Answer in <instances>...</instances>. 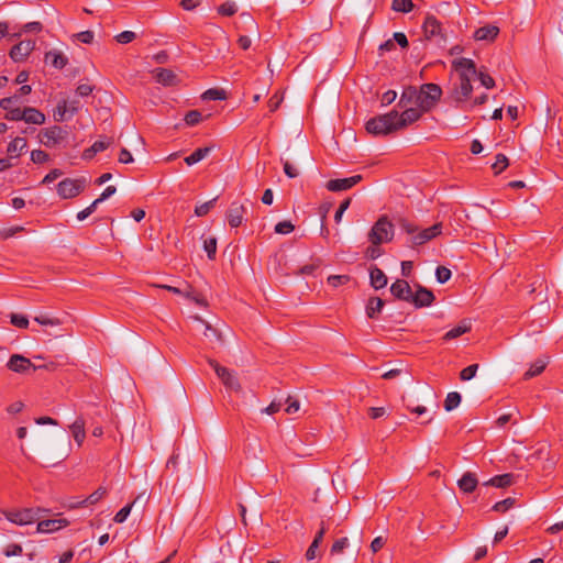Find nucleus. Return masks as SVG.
Segmentation results:
<instances>
[{
  "label": "nucleus",
  "instance_id": "11",
  "mask_svg": "<svg viewBox=\"0 0 563 563\" xmlns=\"http://www.w3.org/2000/svg\"><path fill=\"white\" fill-rule=\"evenodd\" d=\"M434 299L435 297L430 289L418 285L417 290L415 294L412 292L409 302L412 303L416 308H423L431 306Z\"/></svg>",
  "mask_w": 563,
  "mask_h": 563
},
{
  "label": "nucleus",
  "instance_id": "2",
  "mask_svg": "<svg viewBox=\"0 0 563 563\" xmlns=\"http://www.w3.org/2000/svg\"><path fill=\"white\" fill-rule=\"evenodd\" d=\"M395 118L396 110H393L386 114L374 117L366 122V131L375 136L388 135L395 131H398Z\"/></svg>",
  "mask_w": 563,
  "mask_h": 563
},
{
  "label": "nucleus",
  "instance_id": "3",
  "mask_svg": "<svg viewBox=\"0 0 563 563\" xmlns=\"http://www.w3.org/2000/svg\"><path fill=\"white\" fill-rule=\"evenodd\" d=\"M442 96V89L437 84H423L418 90L417 107H420L424 112H429L435 107Z\"/></svg>",
  "mask_w": 563,
  "mask_h": 563
},
{
  "label": "nucleus",
  "instance_id": "64",
  "mask_svg": "<svg viewBox=\"0 0 563 563\" xmlns=\"http://www.w3.org/2000/svg\"><path fill=\"white\" fill-rule=\"evenodd\" d=\"M393 38L401 48H407L409 45L408 38L402 32L394 33Z\"/></svg>",
  "mask_w": 563,
  "mask_h": 563
},
{
  "label": "nucleus",
  "instance_id": "42",
  "mask_svg": "<svg viewBox=\"0 0 563 563\" xmlns=\"http://www.w3.org/2000/svg\"><path fill=\"white\" fill-rule=\"evenodd\" d=\"M202 98L207 100H224L227 95L223 89L211 88L203 92Z\"/></svg>",
  "mask_w": 563,
  "mask_h": 563
},
{
  "label": "nucleus",
  "instance_id": "57",
  "mask_svg": "<svg viewBox=\"0 0 563 563\" xmlns=\"http://www.w3.org/2000/svg\"><path fill=\"white\" fill-rule=\"evenodd\" d=\"M23 552V549L20 544H16V543H11L9 545L5 547L4 551H3V554L8 558L10 556H18V555H21Z\"/></svg>",
  "mask_w": 563,
  "mask_h": 563
},
{
  "label": "nucleus",
  "instance_id": "15",
  "mask_svg": "<svg viewBox=\"0 0 563 563\" xmlns=\"http://www.w3.org/2000/svg\"><path fill=\"white\" fill-rule=\"evenodd\" d=\"M8 368L14 373L23 374L29 369H36L37 367L25 356L21 354H13L8 364Z\"/></svg>",
  "mask_w": 563,
  "mask_h": 563
},
{
  "label": "nucleus",
  "instance_id": "51",
  "mask_svg": "<svg viewBox=\"0 0 563 563\" xmlns=\"http://www.w3.org/2000/svg\"><path fill=\"white\" fill-rule=\"evenodd\" d=\"M133 507V503L132 504H128L126 506H124L123 508H121L114 516V521L117 523H122L126 520V518L129 517L130 512H131V509Z\"/></svg>",
  "mask_w": 563,
  "mask_h": 563
},
{
  "label": "nucleus",
  "instance_id": "43",
  "mask_svg": "<svg viewBox=\"0 0 563 563\" xmlns=\"http://www.w3.org/2000/svg\"><path fill=\"white\" fill-rule=\"evenodd\" d=\"M217 199H218V197L197 206L195 208V214L197 217H203V216L208 214L209 211L214 207Z\"/></svg>",
  "mask_w": 563,
  "mask_h": 563
},
{
  "label": "nucleus",
  "instance_id": "45",
  "mask_svg": "<svg viewBox=\"0 0 563 563\" xmlns=\"http://www.w3.org/2000/svg\"><path fill=\"white\" fill-rule=\"evenodd\" d=\"M203 249L210 260H213L217 253V239L208 238L203 242Z\"/></svg>",
  "mask_w": 563,
  "mask_h": 563
},
{
  "label": "nucleus",
  "instance_id": "20",
  "mask_svg": "<svg viewBox=\"0 0 563 563\" xmlns=\"http://www.w3.org/2000/svg\"><path fill=\"white\" fill-rule=\"evenodd\" d=\"M477 485V477L472 472L464 473L463 476L457 481L459 488L465 494L473 493L476 489Z\"/></svg>",
  "mask_w": 563,
  "mask_h": 563
},
{
  "label": "nucleus",
  "instance_id": "14",
  "mask_svg": "<svg viewBox=\"0 0 563 563\" xmlns=\"http://www.w3.org/2000/svg\"><path fill=\"white\" fill-rule=\"evenodd\" d=\"M35 47V42L32 40L21 41L10 49V57L14 62L24 60Z\"/></svg>",
  "mask_w": 563,
  "mask_h": 563
},
{
  "label": "nucleus",
  "instance_id": "22",
  "mask_svg": "<svg viewBox=\"0 0 563 563\" xmlns=\"http://www.w3.org/2000/svg\"><path fill=\"white\" fill-rule=\"evenodd\" d=\"M499 29L496 25L487 24L474 32L476 41H493L497 37Z\"/></svg>",
  "mask_w": 563,
  "mask_h": 563
},
{
  "label": "nucleus",
  "instance_id": "24",
  "mask_svg": "<svg viewBox=\"0 0 563 563\" xmlns=\"http://www.w3.org/2000/svg\"><path fill=\"white\" fill-rule=\"evenodd\" d=\"M69 429H70L74 440L76 441L78 446H81V444L84 443L85 438H86L85 420L81 417L77 418L69 426Z\"/></svg>",
  "mask_w": 563,
  "mask_h": 563
},
{
  "label": "nucleus",
  "instance_id": "48",
  "mask_svg": "<svg viewBox=\"0 0 563 563\" xmlns=\"http://www.w3.org/2000/svg\"><path fill=\"white\" fill-rule=\"evenodd\" d=\"M350 282L349 275H331L328 277V284L334 288L345 285Z\"/></svg>",
  "mask_w": 563,
  "mask_h": 563
},
{
  "label": "nucleus",
  "instance_id": "30",
  "mask_svg": "<svg viewBox=\"0 0 563 563\" xmlns=\"http://www.w3.org/2000/svg\"><path fill=\"white\" fill-rule=\"evenodd\" d=\"M211 150H212V147H209V146L199 147V148L195 150L189 156H186L184 161L188 166H191L194 164L199 163L205 157H207L209 155V153L211 152Z\"/></svg>",
  "mask_w": 563,
  "mask_h": 563
},
{
  "label": "nucleus",
  "instance_id": "5",
  "mask_svg": "<svg viewBox=\"0 0 563 563\" xmlns=\"http://www.w3.org/2000/svg\"><path fill=\"white\" fill-rule=\"evenodd\" d=\"M48 510L42 508H22L16 510H5L3 516L12 523L18 526H26L35 522L42 517V512Z\"/></svg>",
  "mask_w": 563,
  "mask_h": 563
},
{
  "label": "nucleus",
  "instance_id": "12",
  "mask_svg": "<svg viewBox=\"0 0 563 563\" xmlns=\"http://www.w3.org/2000/svg\"><path fill=\"white\" fill-rule=\"evenodd\" d=\"M361 180H362L361 175H354V176H351L347 178L330 179L327 183L325 188L332 192L343 191V190H347V189L354 187Z\"/></svg>",
  "mask_w": 563,
  "mask_h": 563
},
{
  "label": "nucleus",
  "instance_id": "19",
  "mask_svg": "<svg viewBox=\"0 0 563 563\" xmlns=\"http://www.w3.org/2000/svg\"><path fill=\"white\" fill-rule=\"evenodd\" d=\"M69 525L66 519H46L37 522L36 531L40 533H51Z\"/></svg>",
  "mask_w": 563,
  "mask_h": 563
},
{
  "label": "nucleus",
  "instance_id": "49",
  "mask_svg": "<svg viewBox=\"0 0 563 563\" xmlns=\"http://www.w3.org/2000/svg\"><path fill=\"white\" fill-rule=\"evenodd\" d=\"M114 38L120 44H128L136 38V34L132 31H123L117 34Z\"/></svg>",
  "mask_w": 563,
  "mask_h": 563
},
{
  "label": "nucleus",
  "instance_id": "10",
  "mask_svg": "<svg viewBox=\"0 0 563 563\" xmlns=\"http://www.w3.org/2000/svg\"><path fill=\"white\" fill-rule=\"evenodd\" d=\"M424 113V111L420 108V107H409V108H405V110L399 114L397 111H396V123H397V126H398V130L400 129H404L415 122H417L421 117L422 114Z\"/></svg>",
  "mask_w": 563,
  "mask_h": 563
},
{
  "label": "nucleus",
  "instance_id": "50",
  "mask_svg": "<svg viewBox=\"0 0 563 563\" xmlns=\"http://www.w3.org/2000/svg\"><path fill=\"white\" fill-rule=\"evenodd\" d=\"M477 369H478V364L468 365L467 367H465L461 371L460 378L462 380H470L476 375Z\"/></svg>",
  "mask_w": 563,
  "mask_h": 563
},
{
  "label": "nucleus",
  "instance_id": "54",
  "mask_svg": "<svg viewBox=\"0 0 563 563\" xmlns=\"http://www.w3.org/2000/svg\"><path fill=\"white\" fill-rule=\"evenodd\" d=\"M349 540L347 538H341L334 541V543L331 547V554H340L344 551V549L347 547Z\"/></svg>",
  "mask_w": 563,
  "mask_h": 563
},
{
  "label": "nucleus",
  "instance_id": "31",
  "mask_svg": "<svg viewBox=\"0 0 563 563\" xmlns=\"http://www.w3.org/2000/svg\"><path fill=\"white\" fill-rule=\"evenodd\" d=\"M26 144L27 143L24 137L18 136L9 143L7 152L11 157H19L22 151L26 147Z\"/></svg>",
  "mask_w": 563,
  "mask_h": 563
},
{
  "label": "nucleus",
  "instance_id": "44",
  "mask_svg": "<svg viewBox=\"0 0 563 563\" xmlns=\"http://www.w3.org/2000/svg\"><path fill=\"white\" fill-rule=\"evenodd\" d=\"M185 122L189 126H194L202 121V114L198 110H190L185 114Z\"/></svg>",
  "mask_w": 563,
  "mask_h": 563
},
{
  "label": "nucleus",
  "instance_id": "62",
  "mask_svg": "<svg viewBox=\"0 0 563 563\" xmlns=\"http://www.w3.org/2000/svg\"><path fill=\"white\" fill-rule=\"evenodd\" d=\"M283 168H284V173L289 178H296L299 175L298 169L291 163H289L288 161H284L283 162Z\"/></svg>",
  "mask_w": 563,
  "mask_h": 563
},
{
  "label": "nucleus",
  "instance_id": "17",
  "mask_svg": "<svg viewBox=\"0 0 563 563\" xmlns=\"http://www.w3.org/2000/svg\"><path fill=\"white\" fill-rule=\"evenodd\" d=\"M453 68L459 73L460 77L466 76L474 78L477 75V69L475 63L465 57L457 58L452 62Z\"/></svg>",
  "mask_w": 563,
  "mask_h": 563
},
{
  "label": "nucleus",
  "instance_id": "7",
  "mask_svg": "<svg viewBox=\"0 0 563 563\" xmlns=\"http://www.w3.org/2000/svg\"><path fill=\"white\" fill-rule=\"evenodd\" d=\"M68 136L66 126L53 125L42 129L38 133V141L46 147L60 145Z\"/></svg>",
  "mask_w": 563,
  "mask_h": 563
},
{
  "label": "nucleus",
  "instance_id": "26",
  "mask_svg": "<svg viewBox=\"0 0 563 563\" xmlns=\"http://www.w3.org/2000/svg\"><path fill=\"white\" fill-rule=\"evenodd\" d=\"M23 114V121H25L26 123L41 125L45 122V114L35 108H24Z\"/></svg>",
  "mask_w": 563,
  "mask_h": 563
},
{
  "label": "nucleus",
  "instance_id": "60",
  "mask_svg": "<svg viewBox=\"0 0 563 563\" xmlns=\"http://www.w3.org/2000/svg\"><path fill=\"white\" fill-rule=\"evenodd\" d=\"M34 320L42 325H59L60 321L57 318H48L46 316L35 317Z\"/></svg>",
  "mask_w": 563,
  "mask_h": 563
},
{
  "label": "nucleus",
  "instance_id": "18",
  "mask_svg": "<svg viewBox=\"0 0 563 563\" xmlns=\"http://www.w3.org/2000/svg\"><path fill=\"white\" fill-rule=\"evenodd\" d=\"M390 292L395 298L407 302H409L412 295L411 287L405 279H397L390 286Z\"/></svg>",
  "mask_w": 563,
  "mask_h": 563
},
{
  "label": "nucleus",
  "instance_id": "39",
  "mask_svg": "<svg viewBox=\"0 0 563 563\" xmlns=\"http://www.w3.org/2000/svg\"><path fill=\"white\" fill-rule=\"evenodd\" d=\"M238 7L233 1H225L218 7V13L223 16H232L236 13Z\"/></svg>",
  "mask_w": 563,
  "mask_h": 563
},
{
  "label": "nucleus",
  "instance_id": "55",
  "mask_svg": "<svg viewBox=\"0 0 563 563\" xmlns=\"http://www.w3.org/2000/svg\"><path fill=\"white\" fill-rule=\"evenodd\" d=\"M284 100V96L279 92H275L268 100L267 104L271 112H275Z\"/></svg>",
  "mask_w": 563,
  "mask_h": 563
},
{
  "label": "nucleus",
  "instance_id": "61",
  "mask_svg": "<svg viewBox=\"0 0 563 563\" xmlns=\"http://www.w3.org/2000/svg\"><path fill=\"white\" fill-rule=\"evenodd\" d=\"M23 117H24L23 110L20 108H12L9 111H7V114H5V118L8 120H12V121L23 120Z\"/></svg>",
  "mask_w": 563,
  "mask_h": 563
},
{
  "label": "nucleus",
  "instance_id": "53",
  "mask_svg": "<svg viewBox=\"0 0 563 563\" xmlns=\"http://www.w3.org/2000/svg\"><path fill=\"white\" fill-rule=\"evenodd\" d=\"M295 230L290 221H280L275 225V232L278 234H288Z\"/></svg>",
  "mask_w": 563,
  "mask_h": 563
},
{
  "label": "nucleus",
  "instance_id": "27",
  "mask_svg": "<svg viewBox=\"0 0 563 563\" xmlns=\"http://www.w3.org/2000/svg\"><path fill=\"white\" fill-rule=\"evenodd\" d=\"M417 101H418V90L415 87L409 86L404 89V91L400 96L398 106L400 108H406L409 104L417 106Z\"/></svg>",
  "mask_w": 563,
  "mask_h": 563
},
{
  "label": "nucleus",
  "instance_id": "29",
  "mask_svg": "<svg viewBox=\"0 0 563 563\" xmlns=\"http://www.w3.org/2000/svg\"><path fill=\"white\" fill-rule=\"evenodd\" d=\"M471 331V323L466 320H463L459 325L454 327L453 329H451L450 331H448L444 335H443V340L444 341H451L453 339H456L461 335H463L464 333H467Z\"/></svg>",
  "mask_w": 563,
  "mask_h": 563
},
{
  "label": "nucleus",
  "instance_id": "9",
  "mask_svg": "<svg viewBox=\"0 0 563 563\" xmlns=\"http://www.w3.org/2000/svg\"><path fill=\"white\" fill-rule=\"evenodd\" d=\"M208 364L214 369L217 376L227 389L236 393L242 389L235 372L220 365L216 360L212 358L208 360Z\"/></svg>",
  "mask_w": 563,
  "mask_h": 563
},
{
  "label": "nucleus",
  "instance_id": "59",
  "mask_svg": "<svg viewBox=\"0 0 563 563\" xmlns=\"http://www.w3.org/2000/svg\"><path fill=\"white\" fill-rule=\"evenodd\" d=\"M112 144V139L104 137L103 140H98L92 144V151H97V153L107 150Z\"/></svg>",
  "mask_w": 563,
  "mask_h": 563
},
{
  "label": "nucleus",
  "instance_id": "36",
  "mask_svg": "<svg viewBox=\"0 0 563 563\" xmlns=\"http://www.w3.org/2000/svg\"><path fill=\"white\" fill-rule=\"evenodd\" d=\"M107 495V489L104 487H99L92 494H90L87 498L82 499L80 505H93L102 499Z\"/></svg>",
  "mask_w": 563,
  "mask_h": 563
},
{
  "label": "nucleus",
  "instance_id": "33",
  "mask_svg": "<svg viewBox=\"0 0 563 563\" xmlns=\"http://www.w3.org/2000/svg\"><path fill=\"white\" fill-rule=\"evenodd\" d=\"M184 297L194 301L198 306H208V301L206 300V298L201 294L197 292L189 284H185Z\"/></svg>",
  "mask_w": 563,
  "mask_h": 563
},
{
  "label": "nucleus",
  "instance_id": "25",
  "mask_svg": "<svg viewBox=\"0 0 563 563\" xmlns=\"http://www.w3.org/2000/svg\"><path fill=\"white\" fill-rule=\"evenodd\" d=\"M45 62L57 69H63L67 65L68 58L62 52L54 49L45 54Z\"/></svg>",
  "mask_w": 563,
  "mask_h": 563
},
{
  "label": "nucleus",
  "instance_id": "47",
  "mask_svg": "<svg viewBox=\"0 0 563 563\" xmlns=\"http://www.w3.org/2000/svg\"><path fill=\"white\" fill-rule=\"evenodd\" d=\"M452 276L451 271L445 266H438L435 269V278L438 283L444 284L446 283Z\"/></svg>",
  "mask_w": 563,
  "mask_h": 563
},
{
  "label": "nucleus",
  "instance_id": "52",
  "mask_svg": "<svg viewBox=\"0 0 563 563\" xmlns=\"http://www.w3.org/2000/svg\"><path fill=\"white\" fill-rule=\"evenodd\" d=\"M48 158V154L42 150H34L31 152V161L35 164L46 163Z\"/></svg>",
  "mask_w": 563,
  "mask_h": 563
},
{
  "label": "nucleus",
  "instance_id": "58",
  "mask_svg": "<svg viewBox=\"0 0 563 563\" xmlns=\"http://www.w3.org/2000/svg\"><path fill=\"white\" fill-rule=\"evenodd\" d=\"M79 42L84 44H91L95 37V34L92 31H82L74 35Z\"/></svg>",
  "mask_w": 563,
  "mask_h": 563
},
{
  "label": "nucleus",
  "instance_id": "13",
  "mask_svg": "<svg viewBox=\"0 0 563 563\" xmlns=\"http://www.w3.org/2000/svg\"><path fill=\"white\" fill-rule=\"evenodd\" d=\"M245 213H246L245 206L239 201H233L227 211V219H228L229 225L231 228H239L244 220Z\"/></svg>",
  "mask_w": 563,
  "mask_h": 563
},
{
  "label": "nucleus",
  "instance_id": "1",
  "mask_svg": "<svg viewBox=\"0 0 563 563\" xmlns=\"http://www.w3.org/2000/svg\"><path fill=\"white\" fill-rule=\"evenodd\" d=\"M399 228L410 236L412 246L428 243L442 233V223H435L430 228L419 230V227L405 218L398 219Z\"/></svg>",
  "mask_w": 563,
  "mask_h": 563
},
{
  "label": "nucleus",
  "instance_id": "6",
  "mask_svg": "<svg viewBox=\"0 0 563 563\" xmlns=\"http://www.w3.org/2000/svg\"><path fill=\"white\" fill-rule=\"evenodd\" d=\"M424 37L433 41L438 46L444 47L446 44V33L442 29L441 22L431 14H428L422 24Z\"/></svg>",
  "mask_w": 563,
  "mask_h": 563
},
{
  "label": "nucleus",
  "instance_id": "23",
  "mask_svg": "<svg viewBox=\"0 0 563 563\" xmlns=\"http://www.w3.org/2000/svg\"><path fill=\"white\" fill-rule=\"evenodd\" d=\"M371 286L375 289H382L387 285V276L376 265L369 268Z\"/></svg>",
  "mask_w": 563,
  "mask_h": 563
},
{
  "label": "nucleus",
  "instance_id": "56",
  "mask_svg": "<svg viewBox=\"0 0 563 563\" xmlns=\"http://www.w3.org/2000/svg\"><path fill=\"white\" fill-rule=\"evenodd\" d=\"M476 77H478V79L481 80V84L485 88H487V89L494 88L495 80H494V78L489 74H486V73H483V71H477Z\"/></svg>",
  "mask_w": 563,
  "mask_h": 563
},
{
  "label": "nucleus",
  "instance_id": "32",
  "mask_svg": "<svg viewBox=\"0 0 563 563\" xmlns=\"http://www.w3.org/2000/svg\"><path fill=\"white\" fill-rule=\"evenodd\" d=\"M385 305V301L379 297L369 298L366 306V314L368 318L374 319L379 313Z\"/></svg>",
  "mask_w": 563,
  "mask_h": 563
},
{
  "label": "nucleus",
  "instance_id": "63",
  "mask_svg": "<svg viewBox=\"0 0 563 563\" xmlns=\"http://www.w3.org/2000/svg\"><path fill=\"white\" fill-rule=\"evenodd\" d=\"M350 203H351V198H346L345 200H343L340 203V207L334 214V220L336 223H339L341 221L342 216H343L344 211L350 207Z\"/></svg>",
  "mask_w": 563,
  "mask_h": 563
},
{
  "label": "nucleus",
  "instance_id": "8",
  "mask_svg": "<svg viewBox=\"0 0 563 563\" xmlns=\"http://www.w3.org/2000/svg\"><path fill=\"white\" fill-rule=\"evenodd\" d=\"M85 177L73 179L65 178L57 185V194L62 199H71L79 196L86 188Z\"/></svg>",
  "mask_w": 563,
  "mask_h": 563
},
{
  "label": "nucleus",
  "instance_id": "28",
  "mask_svg": "<svg viewBox=\"0 0 563 563\" xmlns=\"http://www.w3.org/2000/svg\"><path fill=\"white\" fill-rule=\"evenodd\" d=\"M155 79L164 86H173L176 82V75L173 70L167 68H156Z\"/></svg>",
  "mask_w": 563,
  "mask_h": 563
},
{
  "label": "nucleus",
  "instance_id": "38",
  "mask_svg": "<svg viewBox=\"0 0 563 563\" xmlns=\"http://www.w3.org/2000/svg\"><path fill=\"white\" fill-rule=\"evenodd\" d=\"M391 9L396 12L408 13L413 9L412 0H393Z\"/></svg>",
  "mask_w": 563,
  "mask_h": 563
},
{
  "label": "nucleus",
  "instance_id": "34",
  "mask_svg": "<svg viewBox=\"0 0 563 563\" xmlns=\"http://www.w3.org/2000/svg\"><path fill=\"white\" fill-rule=\"evenodd\" d=\"M547 365H548L547 358H538L537 361H534L531 364L529 369L525 373V378L529 379V378L540 375L544 371Z\"/></svg>",
  "mask_w": 563,
  "mask_h": 563
},
{
  "label": "nucleus",
  "instance_id": "37",
  "mask_svg": "<svg viewBox=\"0 0 563 563\" xmlns=\"http://www.w3.org/2000/svg\"><path fill=\"white\" fill-rule=\"evenodd\" d=\"M67 112H68V102L66 100L59 101L53 112L54 120L56 122L65 121V117H66Z\"/></svg>",
  "mask_w": 563,
  "mask_h": 563
},
{
  "label": "nucleus",
  "instance_id": "16",
  "mask_svg": "<svg viewBox=\"0 0 563 563\" xmlns=\"http://www.w3.org/2000/svg\"><path fill=\"white\" fill-rule=\"evenodd\" d=\"M472 79L473 78L466 77L464 75H463V77H460L459 86H456L454 88V90L452 91V98L456 102H463L470 98V96L473 91V86L471 84Z\"/></svg>",
  "mask_w": 563,
  "mask_h": 563
},
{
  "label": "nucleus",
  "instance_id": "40",
  "mask_svg": "<svg viewBox=\"0 0 563 563\" xmlns=\"http://www.w3.org/2000/svg\"><path fill=\"white\" fill-rule=\"evenodd\" d=\"M508 165H509V162H508V158L506 157V155L499 153L496 155V161L492 165V168L494 169L495 174L498 175L503 170H505L508 167Z\"/></svg>",
  "mask_w": 563,
  "mask_h": 563
},
{
  "label": "nucleus",
  "instance_id": "21",
  "mask_svg": "<svg viewBox=\"0 0 563 563\" xmlns=\"http://www.w3.org/2000/svg\"><path fill=\"white\" fill-rule=\"evenodd\" d=\"M515 483V475L511 473H506L501 475H496L485 482L484 486H494L497 488H506L511 486Z\"/></svg>",
  "mask_w": 563,
  "mask_h": 563
},
{
  "label": "nucleus",
  "instance_id": "35",
  "mask_svg": "<svg viewBox=\"0 0 563 563\" xmlns=\"http://www.w3.org/2000/svg\"><path fill=\"white\" fill-rule=\"evenodd\" d=\"M461 395L457 391H451L446 395L444 400V409L451 411L461 404Z\"/></svg>",
  "mask_w": 563,
  "mask_h": 563
},
{
  "label": "nucleus",
  "instance_id": "46",
  "mask_svg": "<svg viewBox=\"0 0 563 563\" xmlns=\"http://www.w3.org/2000/svg\"><path fill=\"white\" fill-rule=\"evenodd\" d=\"M10 321L14 327L20 329H26L29 327V319L23 314L11 313Z\"/></svg>",
  "mask_w": 563,
  "mask_h": 563
},
{
  "label": "nucleus",
  "instance_id": "4",
  "mask_svg": "<svg viewBox=\"0 0 563 563\" xmlns=\"http://www.w3.org/2000/svg\"><path fill=\"white\" fill-rule=\"evenodd\" d=\"M394 236V224L386 216H382L368 233V240L374 245L390 242Z\"/></svg>",
  "mask_w": 563,
  "mask_h": 563
},
{
  "label": "nucleus",
  "instance_id": "41",
  "mask_svg": "<svg viewBox=\"0 0 563 563\" xmlns=\"http://www.w3.org/2000/svg\"><path fill=\"white\" fill-rule=\"evenodd\" d=\"M515 503H516L515 498L508 497L504 500L497 501L493 506L492 510L496 511V512H506L515 505Z\"/></svg>",
  "mask_w": 563,
  "mask_h": 563
}]
</instances>
